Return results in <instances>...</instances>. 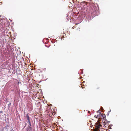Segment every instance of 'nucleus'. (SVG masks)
Wrapping results in <instances>:
<instances>
[{"mask_svg":"<svg viewBox=\"0 0 131 131\" xmlns=\"http://www.w3.org/2000/svg\"><path fill=\"white\" fill-rule=\"evenodd\" d=\"M45 110H44L45 115L47 117L48 116H50L51 114L53 115L54 113V112H52L50 106L49 105H47V106L45 107V108H44Z\"/></svg>","mask_w":131,"mask_h":131,"instance_id":"obj_1","label":"nucleus"},{"mask_svg":"<svg viewBox=\"0 0 131 131\" xmlns=\"http://www.w3.org/2000/svg\"><path fill=\"white\" fill-rule=\"evenodd\" d=\"M106 125V123L104 121L102 123L101 122V123L98 122H97L95 124V127L96 129L94 130V131H100L99 129L101 127H102L103 128L104 127H106L105 125Z\"/></svg>","mask_w":131,"mask_h":131,"instance_id":"obj_2","label":"nucleus"},{"mask_svg":"<svg viewBox=\"0 0 131 131\" xmlns=\"http://www.w3.org/2000/svg\"><path fill=\"white\" fill-rule=\"evenodd\" d=\"M5 101V103H7L8 102L9 103L8 104V106L9 107L11 105V103L10 102H9L8 101V100L6 99Z\"/></svg>","mask_w":131,"mask_h":131,"instance_id":"obj_3","label":"nucleus"},{"mask_svg":"<svg viewBox=\"0 0 131 131\" xmlns=\"http://www.w3.org/2000/svg\"><path fill=\"white\" fill-rule=\"evenodd\" d=\"M102 117H103L104 120H105L106 119V115H105L104 114H101Z\"/></svg>","mask_w":131,"mask_h":131,"instance_id":"obj_4","label":"nucleus"},{"mask_svg":"<svg viewBox=\"0 0 131 131\" xmlns=\"http://www.w3.org/2000/svg\"><path fill=\"white\" fill-rule=\"evenodd\" d=\"M27 119L28 120V122L29 123V125L30 126L31 125V124H30V120H29V116H27Z\"/></svg>","mask_w":131,"mask_h":131,"instance_id":"obj_5","label":"nucleus"},{"mask_svg":"<svg viewBox=\"0 0 131 131\" xmlns=\"http://www.w3.org/2000/svg\"><path fill=\"white\" fill-rule=\"evenodd\" d=\"M81 87L82 89H83L84 88V85H83L82 86H81Z\"/></svg>","mask_w":131,"mask_h":131,"instance_id":"obj_6","label":"nucleus"},{"mask_svg":"<svg viewBox=\"0 0 131 131\" xmlns=\"http://www.w3.org/2000/svg\"><path fill=\"white\" fill-rule=\"evenodd\" d=\"M98 116H99L98 115H97V116H96V118H97L98 117Z\"/></svg>","mask_w":131,"mask_h":131,"instance_id":"obj_7","label":"nucleus"},{"mask_svg":"<svg viewBox=\"0 0 131 131\" xmlns=\"http://www.w3.org/2000/svg\"><path fill=\"white\" fill-rule=\"evenodd\" d=\"M100 88L99 87H97L96 88V89H99Z\"/></svg>","mask_w":131,"mask_h":131,"instance_id":"obj_8","label":"nucleus"},{"mask_svg":"<svg viewBox=\"0 0 131 131\" xmlns=\"http://www.w3.org/2000/svg\"><path fill=\"white\" fill-rule=\"evenodd\" d=\"M89 113H90V112L89 111Z\"/></svg>","mask_w":131,"mask_h":131,"instance_id":"obj_9","label":"nucleus"}]
</instances>
